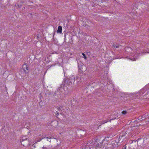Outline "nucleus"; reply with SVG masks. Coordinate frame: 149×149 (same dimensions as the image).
<instances>
[{
	"label": "nucleus",
	"mask_w": 149,
	"mask_h": 149,
	"mask_svg": "<svg viewBox=\"0 0 149 149\" xmlns=\"http://www.w3.org/2000/svg\"><path fill=\"white\" fill-rule=\"evenodd\" d=\"M127 112L126 111H122V113L124 115L127 114Z\"/></svg>",
	"instance_id": "f8f14e48"
},
{
	"label": "nucleus",
	"mask_w": 149,
	"mask_h": 149,
	"mask_svg": "<svg viewBox=\"0 0 149 149\" xmlns=\"http://www.w3.org/2000/svg\"><path fill=\"white\" fill-rule=\"evenodd\" d=\"M17 6H18V8H20L21 7V5H17Z\"/></svg>",
	"instance_id": "aec40b11"
},
{
	"label": "nucleus",
	"mask_w": 149,
	"mask_h": 149,
	"mask_svg": "<svg viewBox=\"0 0 149 149\" xmlns=\"http://www.w3.org/2000/svg\"><path fill=\"white\" fill-rule=\"evenodd\" d=\"M71 79H67L66 80L65 82H66V83L67 84L69 85H71L72 84V82H74L75 81V78L73 77V78H71Z\"/></svg>",
	"instance_id": "7ed1b4c3"
},
{
	"label": "nucleus",
	"mask_w": 149,
	"mask_h": 149,
	"mask_svg": "<svg viewBox=\"0 0 149 149\" xmlns=\"http://www.w3.org/2000/svg\"><path fill=\"white\" fill-rule=\"evenodd\" d=\"M59 113H60V112H61V111H59Z\"/></svg>",
	"instance_id": "bb28decb"
},
{
	"label": "nucleus",
	"mask_w": 149,
	"mask_h": 149,
	"mask_svg": "<svg viewBox=\"0 0 149 149\" xmlns=\"http://www.w3.org/2000/svg\"><path fill=\"white\" fill-rule=\"evenodd\" d=\"M144 115L146 119L148 118V119H149V113H146L144 114Z\"/></svg>",
	"instance_id": "423d86ee"
},
{
	"label": "nucleus",
	"mask_w": 149,
	"mask_h": 149,
	"mask_svg": "<svg viewBox=\"0 0 149 149\" xmlns=\"http://www.w3.org/2000/svg\"><path fill=\"white\" fill-rule=\"evenodd\" d=\"M55 115L57 113V112H56H56H55Z\"/></svg>",
	"instance_id": "393cba45"
},
{
	"label": "nucleus",
	"mask_w": 149,
	"mask_h": 149,
	"mask_svg": "<svg viewBox=\"0 0 149 149\" xmlns=\"http://www.w3.org/2000/svg\"><path fill=\"white\" fill-rule=\"evenodd\" d=\"M106 149H109L108 148H106Z\"/></svg>",
	"instance_id": "c756f323"
},
{
	"label": "nucleus",
	"mask_w": 149,
	"mask_h": 149,
	"mask_svg": "<svg viewBox=\"0 0 149 149\" xmlns=\"http://www.w3.org/2000/svg\"><path fill=\"white\" fill-rule=\"evenodd\" d=\"M123 149H126V146L125 145L123 147Z\"/></svg>",
	"instance_id": "6ab92c4d"
},
{
	"label": "nucleus",
	"mask_w": 149,
	"mask_h": 149,
	"mask_svg": "<svg viewBox=\"0 0 149 149\" xmlns=\"http://www.w3.org/2000/svg\"><path fill=\"white\" fill-rule=\"evenodd\" d=\"M89 149H96L95 148H93L92 147H89Z\"/></svg>",
	"instance_id": "dca6fc26"
},
{
	"label": "nucleus",
	"mask_w": 149,
	"mask_h": 149,
	"mask_svg": "<svg viewBox=\"0 0 149 149\" xmlns=\"http://www.w3.org/2000/svg\"><path fill=\"white\" fill-rule=\"evenodd\" d=\"M62 31V27L61 26H59L58 27L57 32L58 33H61Z\"/></svg>",
	"instance_id": "39448f33"
},
{
	"label": "nucleus",
	"mask_w": 149,
	"mask_h": 149,
	"mask_svg": "<svg viewBox=\"0 0 149 149\" xmlns=\"http://www.w3.org/2000/svg\"><path fill=\"white\" fill-rule=\"evenodd\" d=\"M57 109H58V111H61V112H60V114H61L62 113V110H61V108L60 107H58V106H57Z\"/></svg>",
	"instance_id": "9d476101"
},
{
	"label": "nucleus",
	"mask_w": 149,
	"mask_h": 149,
	"mask_svg": "<svg viewBox=\"0 0 149 149\" xmlns=\"http://www.w3.org/2000/svg\"><path fill=\"white\" fill-rule=\"evenodd\" d=\"M98 139H93L92 140H90L88 141L87 144V146H89L90 144H92V145H93L95 143L97 142Z\"/></svg>",
	"instance_id": "f03ea898"
},
{
	"label": "nucleus",
	"mask_w": 149,
	"mask_h": 149,
	"mask_svg": "<svg viewBox=\"0 0 149 149\" xmlns=\"http://www.w3.org/2000/svg\"><path fill=\"white\" fill-rule=\"evenodd\" d=\"M21 144H22V145H23V146H24V144H24V143H23V144H22V142H21Z\"/></svg>",
	"instance_id": "b1692460"
},
{
	"label": "nucleus",
	"mask_w": 149,
	"mask_h": 149,
	"mask_svg": "<svg viewBox=\"0 0 149 149\" xmlns=\"http://www.w3.org/2000/svg\"><path fill=\"white\" fill-rule=\"evenodd\" d=\"M63 88L61 86H60L57 90L55 91L53 96L54 97L56 96L58 97L59 96L61 95V93L63 92Z\"/></svg>",
	"instance_id": "f257e3e1"
},
{
	"label": "nucleus",
	"mask_w": 149,
	"mask_h": 149,
	"mask_svg": "<svg viewBox=\"0 0 149 149\" xmlns=\"http://www.w3.org/2000/svg\"><path fill=\"white\" fill-rule=\"evenodd\" d=\"M55 32H54V33L53 34V37H54V34H55Z\"/></svg>",
	"instance_id": "5701e85b"
},
{
	"label": "nucleus",
	"mask_w": 149,
	"mask_h": 149,
	"mask_svg": "<svg viewBox=\"0 0 149 149\" xmlns=\"http://www.w3.org/2000/svg\"><path fill=\"white\" fill-rule=\"evenodd\" d=\"M27 138H26V139H22V141L21 140V142H23L24 141H27Z\"/></svg>",
	"instance_id": "4468645a"
},
{
	"label": "nucleus",
	"mask_w": 149,
	"mask_h": 149,
	"mask_svg": "<svg viewBox=\"0 0 149 149\" xmlns=\"http://www.w3.org/2000/svg\"><path fill=\"white\" fill-rule=\"evenodd\" d=\"M72 100H71V103H72Z\"/></svg>",
	"instance_id": "a878e982"
},
{
	"label": "nucleus",
	"mask_w": 149,
	"mask_h": 149,
	"mask_svg": "<svg viewBox=\"0 0 149 149\" xmlns=\"http://www.w3.org/2000/svg\"><path fill=\"white\" fill-rule=\"evenodd\" d=\"M41 95V94L40 93V94H39V95Z\"/></svg>",
	"instance_id": "c85d7f7f"
},
{
	"label": "nucleus",
	"mask_w": 149,
	"mask_h": 149,
	"mask_svg": "<svg viewBox=\"0 0 149 149\" xmlns=\"http://www.w3.org/2000/svg\"><path fill=\"white\" fill-rule=\"evenodd\" d=\"M142 116H140L139 117L138 119L137 120H137H136L135 121H134V122L135 123H137L138 122H139V121H143V120L142 119Z\"/></svg>",
	"instance_id": "20e7f679"
},
{
	"label": "nucleus",
	"mask_w": 149,
	"mask_h": 149,
	"mask_svg": "<svg viewBox=\"0 0 149 149\" xmlns=\"http://www.w3.org/2000/svg\"><path fill=\"white\" fill-rule=\"evenodd\" d=\"M116 119V117L113 118L112 119H111L109 121L110 122L111 120H115V119Z\"/></svg>",
	"instance_id": "f3484780"
},
{
	"label": "nucleus",
	"mask_w": 149,
	"mask_h": 149,
	"mask_svg": "<svg viewBox=\"0 0 149 149\" xmlns=\"http://www.w3.org/2000/svg\"><path fill=\"white\" fill-rule=\"evenodd\" d=\"M82 55L83 56L84 58L85 59H86L87 58H86V55L84 54V53H82Z\"/></svg>",
	"instance_id": "ddd939ff"
},
{
	"label": "nucleus",
	"mask_w": 149,
	"mask_h": 149,
	"mask_svg": "<svg viewBox=\"0 0 149 149\" xmlns=\"http://www.w3.org/2000/svg\"><path fill=\"white\" fill-rule=\"evenodd\" d=\"M119 45L118 44H113V46L114 48H118L119 47Z\"/></svg>",
	"instance_id": "6e6552de"
},
{
	"label": "nucleus",
	"mask_w": 149,
	"mask_h": 149,
	"mask_svg": "<svg viewBox=\"0 0 149 149\" xmlns=\"http://www.w3.org/2000/svg\"><path fill=\"white\" fill-rule=\"evenodd\" d=\"M79 70L81 71L82 72L84 71V70H83L82 69L81 70V69H80V68H79Z\"/></svg>",
	"instance_id": "412c9836"
},
{
	"label": "nucleus",
	"mask_w": 149,
	"mask_h": 149,
	"mask_svg": "<svg viewBox=\"0 0 149 149\" xmlns=\"http://www.w3.org/2000/svg\"><path fill=\"white\" fill-rule=\"evenodd\" d=\"M142 119H143V120H144L145 119H146V118H145V117L144 116V115H143L142 116Z\"/></svg>",
	"instance_id": "2eb2a0df"
},
{
	"label": "nucleus",
	"mask_w": 149,
	"mask_h": 149,
	"mask_svg": "<svg viewBox=\"0 0 149 149\" xmlns=\"http://www.w3.org/2000/svg\"><path fill=\"white\" fill-rule=\"evenodd\" d=\"M45 94L49 96L52 94V93H51V92L49 91H46V93Z\"/></svg>",
	"instance_id": "1a4fd4ad"
},
{
	"label": "nucleus",
	"mask_w": 149,
	"mask_h": 149,
	"mask_svg": "<svg viewBox=\"0 0 149 149\" xmlns=\"http://www.w3.org/2000/svg\"><path fill=\"white\" fill-rule=\"evenodd\" d=\"M56 112H57V113L55 115L56 116H57L59 114V113L58 112V111H56Z\"/></svg>",
	"instance_id": "a211bd4d"
},
{
	"label": "nucleus",
	"mask_w": 149,
	"mask_h": 149,
	"mask_svg": "<svg viewBox=\"0 0 149 149\" xmlns=\"http://www.w3.org/2000/svg\"><path fill=\"white\" fill-rule=\"evenodd\" d=\"M39 38V37H38V36H37V38Z\"/></svg>",
	"instance_id": "cd10ccee"
},
{
	"label": "nucleus",
	"mask_w": 149,
	"mask_h": 149,
	"mask_svg": "<svg viewBox=\"0 0 149 149\" xmlns=\"http://www.w3.org/2000/svg\"><path fill=\"white\" fill-rule=\"evenodd\" d=\"M25 68H26V70H28V66L26 65V64H25L24 65H23V68L24 69V72H26V71H25V70L24 69L25 68Z\"/></svg>",
	"instance_id": "0eeeda50"
},
{
	"label": "nucleus",
	"mask_w": 149,
	"mask_h": 149,
	"mask_svg": "<svg viewBox=\"0 0 149 149\" xmlns=\"http://www.w3.org/2000/svg\"><path fill=\"white\" fill-rule=\"evenodd\" d=\"M108 120H102V121H101L102 123L101 124H104V123H106L107 122H108Z\"/></svg>",
	"instance_id": "9b49d317"
},
{
	"label": "nucleus",
	"mask_w": 149,
	"mask_h": 149,
	"mask_svg": "<svg viewBox=\"0 0 149 149\" xmlns=\"http://www.w3.org/2000/svg\"><path fill=\"white\" fill-rule=\"evenodd\" d=\"M42 148L43 149H47V148L46 147H43Z\"/></svg>",
	"instance_id": "4be33fe9"
}]
</instances>
